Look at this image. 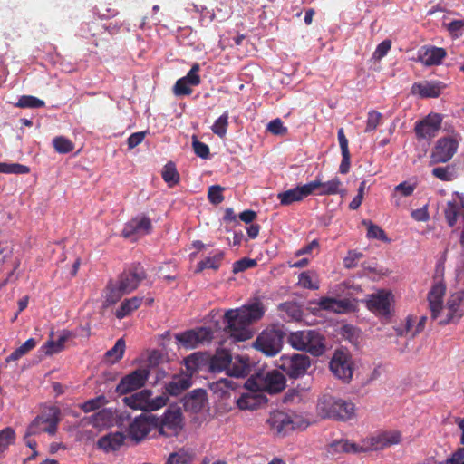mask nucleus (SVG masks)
I'll return each instance as SVG.
<instances>
[{
	"label": "nucleus",
	"instance_id": "42",
	"mask_svg": "<svg viewBox=\"0 0 464 464\" xmlns=\"http://www.w3.org/2000/svg\"><path fill=\"white\" fill-rule=\"evenodd\" d=\"M427 319L426 315H422L416 323L413 316H408L405 324L406 332L411 333V337H415L424 330Z\"/></svg>",
	"mask_w": 464,
	"mask_h": 464
},
{
	"label": "nucleus",
	"instance_id": "35",
	"mask_svg": "<svg viewBox=\"0 0 464 464\" xmlns=\"http://www.w3.org/2000/svg\"><path fill=\"white\" fill-rule=\"evenodd\" d=\"M129 294L124 289H121V285L116 281H110L106 286L105 304L107 305L115 304L121 297Z\"/></svg>",
	"mask_w": 464,
	"mask_h": 464
},
{
	"label": "nucleus",
	"instance_id": "19",
	"mask_svg": "<svg viewBox=\"0 0 464 464\" xmlns=\"http://www.w3.org/2000/svg\"><path fill=\"white\" fill-rule=\"evenodd\" d=\"M446 292V285L443 282L440 281L435 283L431 289L429 291L427 299L429 302V308L431 313V318L437 319L443 305V297Z\"/></svg>",
	"mask_w": 464,
	"mask_h": 464
},
{
	"label": "nucleus",
	"instance_id": "12",
	"mask_svg": "<svg viewBox=\"0 0 464 464\" xmlns=\"http://www.w3.org/2000/svg\"><path fill=\"white\" fill-rule=\"evenodd\" d=\"M458 147V141L451 137L439 139L431 151L430 163L439 164L448 162L456 153Z\"/></svg>",
	"mask_w": 464,
	"mask_h": 464
},
{
	"label": "nucleus",
	"instance_id": "32",
	"mask_svg": "<svg viewBox=\"0 0 464 464\" xmlns=\"http://www.w3.org/2000/svg\"><path fill=\"white\" fill-rule=\"evenodd\" d=\"M250 372V365L248 358L243 356H237L234 359L231 357V362L227 370V374L233 377H246Z\"/></svg>",
	"mask_w": 464,
	"mask_h": 464
},
{
	"label": "nucleus",
	"instance_id": "57",
	"mask_svg": "<svg viewBox=\"0 0 464 464\" xmlns=\"http://www.w3.org/2000/svg\"><path fill=\"white\" fill-rule=\"evenodd\" d=\"M362 253L356 250H349L347 256L343 258L345 268L351 269L357 266L358 261L362 257Z\"/></svg>",
	"mask_w": 464,
	"mask_h": 464
},
{
	"label": "nucleus",
	"instance_id": "59",
	"mask_svg": "<svg viewBox=\"0 0 464 464\" xmlns=\"http://www.w3.org/2000/svg\"><path fill=\"white\" fill-rule=\"evenodd\" d=\"M163 356L162 353L157 350H153L148 356L147 361L141 367H148L150 372L156 368L161 362Z\"/></svg>",
	"mask_w": 464,
	"mask_h": 464
},
{
	"label": "nucleus",
	"instance_id": "3",
	"mask_svg": "<svg viewBox=\"0 0 464 464\" xmlns=\"http://www.w3.org/2000/svg\"><path fill=\"white\" fill-rule=\"evenodd\" d=\"M287 341L294 349L309 353L314 356H320L325 351L324 338L315 330L290 333Z\"/></svg>",
	"mask_w": 464,
	"mask_h": 464
},
{
	"label": "nucleus",
	"instance_id": "56",
	"mask_svg": "<svg viewBox=\"0 0 464 464\" xmlns=\"http://www.w3.org/2000/svg\"><path fill=\"white\" fill-rule=\"evenodd\" d=\"M382 119V114L376 111H371L368 113L365 132H371L376 130Z\"/></svg>",
	"mask_w": 464,
	"mask_h": 464
},
{
	"label": "nucleus",
	"instance_id": "52",
	"mask_svg": "<svg viewBox=\"0 0 464 464\" xmlns=\"http://www.w3.org/2000/svg\"><path fill=\"white\" fill-rule=\"evenodd\" d=\"M200 71V64L198 63H195L188 72L182 77L187 82H188L192 86H198L201 82L200 76L198 74V72Z\"/></svg>",
	"mask_w": 464,
	"mask_h": 464
},
{
	"label": "nucleus",
	"instance_id": "8",
	"mask_svg": "<svg viewBox=\"0 0 464 464\" xmlns=\"http://www.w3.org/2000/svg\"><path fill=\"white\" fill-rule=\"evenodd\" d=\"M149 376L150 369L148 367H139L121 379L115 388V392L119 395H126L138 391L145 386Z\"/></svg>",
	"mask_w": 464,
	"mask_h": 464
},
{
	"label": "nucleus",
	"instance_id": "43",
	"mask_svg": "<svg viewBox=\"0 0 464 464\" xmlns=\"http://www.w3.org/2000/svg\"><path fill=\"white\" fill-rule=\"evenodd\" d=\"M161 175L169 188H172L179 182V174L173 162H169L164 166Z\"/></svg>",
	"mask_w": 464,
	"mask_h": 464
},
{
	"label": "nucleus",
	"instance_id": "51",
	"mask_svg": "<svg viewBox=\"0 0 464 464\" xmlns=\"http://www.w3.org/2000/svg\"><path fill=\"white\" fill-rule=\"evenodd\" d=\"M224 188L219 185H213L208 188V198L213 205H218L224 200L222 194Z\"/></svg>",
	"mask_w": 464,
	"mask_h": 464
},
{
	"label": "nucleus",
	"instance_id": "10",
	"mask_svg": "<svg viewBox=\"0 0 464 464\" xmlns=\"http://www.w3.org/2000/svg\"><path fill=\"white\" fill-rule=\"evenodd\" d=\"M442 117L438 113H430L423 120L415 123L414 131L419 140H430L441 128Z\"/></svg>",
	"mask_w": 464,
	"mask_h": 464
},
{
	"label": "nucleus",
	"instance_id": "22",
	"mask_svg": "<svg viewBox=\"0 0 464 464\" xmlns=\"http://www.w3.org/2000/svg\"><path fill=\"white\" fill-rule=\"evenodd\" d=\"M392 294L385 290L378 291L372 295L367 302L368 308L380 315H388L391 312Z\"/></svg>",
	"mask_w": 464,
	"mask_h": 464
},
{
	"label": "nucleus",
	"instance_id": "28",
	"mask_svg": "<svg viewBox=\"0 0 464 464\" xmlns=\"http://www.w3.org/2000/svg\"><path fill=\"white\" fill-rule=\"evenodd\" d=\"M401 440V434L398 430H388L372 437L371 445L374 450H382L392 445L399 444Z\"/></svg>",
	"mask_w": 464,
	"mask_h": 464
},
{
	"label": "nucleus",
	"instance_id": "44",
	"mask_svg": "<svg viewBox=\"0 0 464 464\" xmlns=\"http://www.w3.org/2000/svg\"><path fill=\"white\" fill-rule=\"evenodd\" d=\"M362 224L367 226V237L369 239H378L382 242H388L389 238L385 231L379 226L373 224L372 221L363 220Z\"/></svg>",
	"mask_w": 464,
	"mask_h": 464
},
{
	"label": "nucleus",
	"instance_id": "9",
	"mask_svg": "<svg viewBox=\"0 0 464 464\" xmlns=\"http://www.w3.org/2000/svg\"><path fill=\"white\" fill-rule=\"evenodd\" d=\"M353 365L351 355L343 350H336L329 363L333 374L345 383L350 382L353 378Z\"/></svg>",
	"mask_w": 464,
	"mask_h": 464
},
{
	"label": "nucleus",
	"instance_id": "16",
	"mask_svg": "<svg viewBox=\"0 0 464 464\" xmlns=\"http://www.w3.org/2000/svg\"><path fill=\"white\" fill-rule=\"evenodd\" d=\"M156 426H158V419L153 416L140 415L130 424L128 432L131 439L140 441L150 433L152 427Z\"/></svg>",
	"mask_w": 464,
	"mask_h": 464
},
{
	"label": "nucleus",
	"instance_id": "5",
	"mask_svg": "<svg viewBox=\"0 0 464 464\" xmlns=\"http://www.w3.org/2000/svg\"><path fill=\"white\" fill-rule=\"evenodd\" d=\"M285 333L276 327L266 328L256 337L254 347L266 356H275L283 347Z\"/></svg>",
	"mask_w": 464,
	"mask_h": 464
},
{
	"label": "nucleus",
	"instance_id": "21",
	"mask_svg": "<svg viewBox=\"0 0 464 464\" xmlns=\"http://www.w3.org/2000/svg\"><path fill=\"white\" fill-rule=\"evenodd\" d=\"M446 85L440 81H424L414 82L411 86V93L420 98H438Z\"/></svg>",
	"mask_w": 464,
	"mask_h": 464
},
{
	"label": "nucleus",
	"instance_id": "62",
	"mask_svg": "<svg viewBox=\"0 0 464 464\" xmlns=\"http://www.w3.org/2000/svg\"><path fill=\"white\" fill-rule=\"evenodd\" d=\"M104 401H105V399L103 396H99L94 399H91V400L85 401L84 403H82V405L81 406V409L84 412L93 411L99 409L103 404Z\"/></svg>",
	"mask_w": 464,
	"mask_h": 464
},
{
	"label": "nucleus",
	"instance_id": "60",
	"mask_svg": "<svg viewBox=\"0 0 464 464\" xmlns=\"http://www.w3.org/2000/svg\"><path fill=\"white\" fill-rule=\"evenodd\" d=\"M417 188V183H411L410 181H403L395 186V192H399L402 197H410L413 194Z\"/></svg>",
	"mask_w": 464,
	"mask_h": 464
},
{
	"label": "nucleus",
	"instance_id": "4",
	"mask_svg": "<svg viewBox=\"0 0 464 464\" xmlns=\"http://www.w3.org/2000/svg\"><path fill=\"white\" fill-rule=\"evenodd\" d=\"M245 386L251 391H265L277 393L285 389V378L278 371L259 372L246 380Z\"/></svg>",
	"mask_w": 464,
	"mask_h": 464
},
{
	"label": "nucleus",
	"instance_id": "7",
	"mask_svg": "<svg viewBox=\"0 0 464 464\" xmlns=\"http://www.w3.org/2000/svg\"><path fill=\"white\" fill-rule=\"evenodd\" d=\"M60 421V410L57 407L49 408L48 415L37 416L31 424L27 427L28 435H37L42 432H46L50 435H54L57 431V427Z\"/></svg>",
	"mask_w": 464,
	"mask_h": 464
},
{
	"label": "nucleus",
	"instance_id": "36",
	"mask_svg": "<svg viewBox=\"0 0 464 464\" xmlns=\"http://www.w3.org/2000/svg\"><path fill=\"white\" fill-rule=\"evenodd\" d=\"M143 301V297L134 296L129 299H125L121 306L116 310L115 315L118 319H122L133 311L137 310Z\"/></svg>",
	"mask_w": 464,
	"mask_h": 464
},
{
	"label": "nucleus",
	"instance_id": "31",
	"mask_svg": "<svg viewBox=\"0 0 464 464\" xmlns=\"http://www.w3.org/2000/svg\"><path fill=\"white\" fill-rule=\"evenodd\" d=\"M362 451H363L362 447L347 440H334L327 448V452L333 456L338 453H358Z\"/></svg>",
	"mask_w": 464,
	"mask_h": 464
},
{
	"label": "nucleus",
	"instance_id": "20",
	"mask_svg": "<svg viewBox=\"0 0 464 464\" xmlns=\"http://www.w3.org/2000/svg\"><path fill=\"white\" fill-rule=\"evenodd\" d=\"M446 56L447 52L444 48L425 45L419 50L417 60L425 66H433L441 64Z\"/></svg>",
	"mask_w": 464,
	"mask_h": 464
},
{
	"label": "nucleus",
	"instance_id": "15",
	"mask_svg": "<svg viewBox=\"0 0 464 464\" xmlns=\"http://www.w3.org/2000/svg\"><path fill=\"white\" fill-rule=\"evenodd\" d=\"M267 424L274 433L281 436H285L287 433L294 430L296 426L294 418L290 414L281 411L270 413L267 419Z\"/></svg>",
	"mask_w": 464,
	"mask_h": 464
},
{
	"label": "nucleus",
	"instance_id": "47",
	"mask_svg": "<svg viewBox=\"0 0 464 464\" xmlns=\"http://www.w3.org/2000/svg\"><path fill=\"white\" fill-rule=\"evenodd\" d=\"M30 168L20 163L0 162V173L5 174H27Z\"/></svg>",
	"mask_w": 464,
	"mask_h": 464
},
{
	"label": "nucleus",
	"instance_id": "13",
	"mask_svg": "<svg viewBox=\"0 0 464 464\" xmlns=\"http://www.w3.org/2000/svg\"><path fill=\"white\" fill-rule=\"evenodd\" d=\"M146 278V271L140 263L133 264L128 269L124 270L120 276L117 282L121 285V289L128 293L135 290L140 283Z\"/></svg>",
	"mask_w": 464,
	"mask_h": 464
},
{
	"label": "nucleus",
	"instance_id": "27",
	"mask_svg": "<svg viewBox=\"0 0 464 464\" xmlns=\"http://www.w3.org/2000/svg\"><path fill=\"white\" fill-rule=\"evenodd\" d=\"M152 392L150 390H141L137 392L130 396L123 398V402L126 406L133 410H141L148 411L150 410V397Z\"/></svg>",
	"mask_w": 464,
	"mask_h": 464
},
{
	"label": "nucleus",
	"instance_id": "25",
	"mask_svg": "<svg viewBox=\"0 0 464 464\" xmlns=\"http://www.w3.org/2000/svg\"><path fill=\"white\" fill-rule=\"evenodd\" d=\"M447 309L449 310L447 318L440 321V324H447L458 321L463 315V294L458 292L451 295L447 302Z\"/></svg>",
	"mask_w": 464,
	"mask_h": 464
},
{
	"label": "nucleus",
	"instance_id": "58",
	"mask_svg": "<svg viewBox=\"0 0 464 464\" xmlns=\"http://www.w3.org/2000/svg\"><path fill=\"white\" fill-rule=\"evenodd\" d=\"M192 147L198 157L201 159H208L209 157L210 151L208 146L197 140L196 137H193Z\"/></svg>",
	"mask_w": 464,
	"mask_h": 464
},
{
	"label": "nucleus",
	"instance_id": "14",
	"mask_svg": "<svg viewBox=\"0 0 464 464\" xmlns=\"http://www.w3.org/2000/svg\"><path fill=\"white\" fill-rule=\"evenodd\" d=\"M182 413L179 409L167 410L161 420L158 419L159 431L165 437L178 434L181 429Z\"/></svg>",
	"mask_w": 464,
	"mask_h": 464
},
{
	"label": "nucleus",
	"instance_id": "17",
	"mask_svg": "<svg viewBox=\"0 0 464 464\" xmlns=\"http://www.w3.org/2000/svg\"><path fill=\"white\" fill-rule=\"evenodd\" d=\"M152 230L151 220L145 215L137 216L127 222L121 231L125 238L150 234Z\"/></svg>",
	"mask_w": 464,
	"mask_h": 464
},
{
	"label": "nucleus",
	"instance_id": "18",
	"mask_svg": "<svg viewBox=\"0 0 464 464\" xmlns=\"http://www.w3.org/2000/svg\"><path fill=\"white\" fill-rule=\"evenodd\" d=\"M315 184H304L294 188L280 192L277 198L282 206H289L295 202L302 201L304 198L314 194Z\"/></svg>",
	"mask_w": 464,
	"mask_h": 464
},
{
	"label": "nucleus",
	"instance_id": "46",
	"mask_svg": "<svg viewBox=\"0 0 464 464\" xmlns=\"http://www.w3.org/2000/svg\"><path fill=\"white\" fill-rule=\"evenodd\" d=\"M228 111H225L218 117L211 127L213 133L220 138L225 137L228 127Z\"/></svg>",
	"mask_w": 464,
	"mask_h": 464
},
{
	"label": "nucleus",
	"instance_id": "1",
	"mask_svg": "<svg viewBox=\"0 0 464 464\" xmlns=\"http://www.w3.org/2000/svg\"><path fill=\"white\" fill-rule=\"evenodd\" d=\"M266 307L259 298L237 309L227 310L224 314L225 332L236 341H246L253 336L251 325L261 320Z\"/></svg>",
	"mask_w": 464,
	"mask_h": 464
},
{
	"label": "nucleus",
	"instance_id": "63",
	"mask_svg": "<svg viewBox=\"0 0 464 464\" xmlns=\"http://www.w3.org/2000/svg\"><path fill=\"white\" fill-rule=\"evenodd\" d=\"M256 265V260L245 257V258H242L234 263L233 272L234 273L243 272L248 268L254 267Z\"/></svg>",
	"mask_w": 464,
	"mask_h": 464
},
{
	"label": "nucleus",
	"instance_id": "34",
	"mask_svg": "<svg viewBox=\"0 0 464 464\" xmlns=\"http://www.w3.org/2000/svg\"><path fill=\"white\" fill-rule=\"evenodd\" d=\"M191 382L188 377L183 375H175L170 382L166 384V391L169 394L177 396L183 391L189 388Z\"/></svg>",
	"mask_w": 464,
	"mask_h": 464
},
{
	"label": "nucleus",
	"instance_id": "53",
	"mask_svg": "<svg viewBox=\"0 0 464 464\" xmlns=\"http://www.w3.org/2000/svg\"><path fill=\"white\" fill-rule=\"evenodd\" d=\"M299 285L307 289L316 290L319 288L318 281L313 279V276L310 271H305L300 274Z\"/></svg>",
	"mask_w": 464,
	"mask_h": 464
},
{
	"label": "nucleus",
	"instance_id": "6",
	"mask_svg": "<svg viewBox=\"0 0 464 464\" xmlns=\"http://www.w3.org/2000/svg\"><path fill=\"white\" fill-rule=\"evenodd\" d=\"M310 366V358L301 353L284 354L278 361V367L290 379H298L304 376Z\"/></svg>",
	"mask_w": 464,
	"mask_h": 464
},
{
	"label": "nucleus",
	"instance_id": "37",
	"mask_svg": "<svg viewBox=\"0 0 464 464\" xmlns=\"http://www.w3.org/2000/svg\"><path fill=\"white\" fill-rule=\"evenodd\" d=\"M71 334L69 332L63 333L57 341L49 340L44 345L42 346L43 352L46 355H53L54 353H58L64 349L65 342L70 338Z\"/></svg>",
	"mask_w": 464,
	"mask_h": 464
},
{
	"label": "nucleus",
	"instance_id": "11",
	"mask_svg": "<svg viewBox=\"0 0 464 464\" xmlns=\"http://www.w3.org/2000/svg\"><path fill=\"white\" fill-rule=\"evenodd\" d=\"M176 340L185 348H195L198 344L209 343L213 339V332L209 327H198L175 335Z\"/></svg>",
	"mask_w": 464,
	"mask_h": 464
},
{
	"label": "nucleus",
	"instance_id": "41",
	"mask_svg": "<svg viewBox=\"0 0 464 464\" xmlns=\"http://www.w3.org/2000/svg\"><path fill=\"white\" fill-rule=\"evenodd\" d=\"M279 310L286 314L290 320L299 321L303 316L302 307L295 302L280 304Z\"/></svg>",
	"mask_w": 464,
	"mask_h": 464
},
{
	"label": "nucleus",
	"instance_id": "29",
	"mask_svg": "<svg viewBox=\"0 0 464 464\" xmlns=\"http://www.w3.org/2000/svg\"><path fill=\"white\" fill-rule=\"evenodd\" d=\"M124 440L125 436L121 432L110 433L100 438L97 446L105 452L115 451L123 445Z\"/></svg>",
	"mask_w": 464,
	"mask_h": 464
},
{
	"label": "nucleus",
	"instance_id": "30",
	"mask_svg": "<svg viewBox=\"0 0 464 464\" xmlns=\"http://www.w3.org/2000/svg\"><path fill=\"white\" fill-rule=\"evenodd\" d=\"M225 253L222 250L216 249L212 255L206 256L198 263L195 272L201 273L205 269L218 270L224 260Z\"/></svg>",
	"mask_w": 464,
	"mask_h": 464
},
{
	"label": "nucleus",
	"instance_id": "26",
	"mask_svg": "<svg viewBox=\"0 0 464 464\" xmlns=\"http://www.w3.org/2000/svg\"><path fill=\"white\" fill-rule=\"evenodd\" d=\"M207 393L202 389L192 391L183 400L184 410L188 412H200L207 404Z\"/></svg>",
	"mask_w": 464,
	"mask_h": 464
},
{
	"label": "nucleus",
	"instance_id": "54",
	"mask_svg": "<svg viewBox=\"0 0 464 464\" xmlns=\"http://www.w3.org/2000/svg\"><path fill=\"white\" fill-rule=\"evenodd\" d=\"M432 175L443 181H450L454 177L453 170L450 166L434 168Z\"/></svg>",
	"mask_w": 464,
	"mask_h": 464
},
{
	"label": "nucleus",
	"instance_id": "64",
	"mask_svg": "<svg viewBox=\"0 0 464 464\" xmlns=\"http://www.w3.org/2000/svg\"><path fill=\"white\" fill-rule=\"evenodd\" d=\"M447 28L453 36L458 37L464 31V20H454L447 24Z\"/></svg>",
	"mask_w": 464,
	"mask_h": 464
},
{
	"label": "nucleus",
	"instance_id": "33",
	"mask_svg": "<svg viewBox=\"0 0 464 464\" xmlns=\"http://www.w3.org/2000/svg\"><path fill=\"white\" fill-rule=\"evenodd\" d=\"M231 354L225 350L218 352L210 360L209 369L212 372H220L228 370L231 362Z\"/></svg>",
	"mask_w": 464,
	"mask_h": 464
},
{
	"label": "nucleus",
	"instance_id": "48",
	"mask_svg": "<svg viewBox=\"0 0 464 464\" xmlns=\"http://www.w3.org/2000/svg\"><path fill=\"white\" fill-rule=\"evenodd\" d=\"M124 352L125 342L123 338H120L116 341L114 346L106 352L105 355L108 359L112 358V362H116L122 359Z\"/></svg>",
	"mask_w": 464,
	"mask_h": 464
},
{
	"label": "nucleus",
	"instance_id": "61",
	"mask_svg": "<svg viewBox=\"0 0 464 464\" xmlns=\"http://www.w3.org/2000/svg\"><path fill=\"white\" fill-rule=\"evenodd\" d=\"M266 129L275 135H285L287 132V128L284 126L283 121L279 118L271 121L267 124Z\"/></svg>",
	"mask_w": 464,
	"mask_h": 464
},
{
	"label": "nucleus",
	"instance_id": "24",
	"mask_svg": "<svg viewBox=\"0 0 464 464\" xmlns=\"http://www.w3.org/2000/svg\"><path fill=\"white\" fill-rule=\"evenodd\" d=\"M308 184H315L314 188V194L317 196H332V195H344L345 189L342 188V181L338 177H334L331 180L323 182L318 177L316 179L309 182Z\"/></svg>",
	"mask_w": 464,
	"mask_h": 464
},
{
	"label": "nucleus",
	"instance_id": "38",
	"mask_svg": "<svg viewBox=\"0 0 464 464\" xmlns=\"http://www.w3.org/2000/svg\"><path fill=\"white\" fill-rule=\"evenodd\" d=\"M263 402L261 397L246 393L242 394L237 401V407L240 410H256L258 409Z\"/></svg>",
	"mask_w": 464,
	"mask_h": 464
},
{
	"label": "nucleus",
	"instance_id": "23",
	"mask_svg": "<svg viewBox=\"0 0 464 464\" xmlns=\"http://www.w3.org/2000/svg\"><path fill=\"white\" fill-rule=\"evenodd\" d=\"M320 309L334 312L336 314H345L354 310V304L347 298L336 299L334 297H322L317 302Z\"/></svg>",
	"mask_w": 464,
	"mask_h": 464
},
{
	"label": "nucleus",
	"instance_id": "40",
	"mask_svg": "<svg viewBox=\"0 0 464 464\" xmlns=\"http://www.w3.org/2000/svg\"><path fill=\"white\" fill-rule=\"evenodd\" d=\"M37 344L34 338H29L21 346L16 348L9 356L6 357L5 362H11L19 360L30 351H32Z\"/></svg>",
	"mask_w": 464,
	"mask_h": 464
},
{
	"label": "nucleus",
	"instance_id": "49",
	"mask_svg": "<svg viewBox=\"0 0 464 464\" xmlns=\"http://www.w3.org/2000/svg\"><path fill=\"white\" fill-rule=\"evenodd\" d=\"M15 441V432L11 427L0 430V452L5 451Z\"/></svg>",
	"mask_w": 464,
	"mask_h": 464
},
{
	"label": "nucleus",
	"instance_id": "2",
	"mask_svg": "<svg viewBox=\"0 0 464 464\" xmlns=\"http://www.w3.org/2000/svg\"><path fill=\"white\" fill-rule=\"evenodd\" d=\"M316 409L324 419L347 421L355 417L354 403L330 394H324L318 399Z\"/></svg>",
	"mask_w": 464,
	"mask_h": 464
},
{
	"label": "nucleus",
	"instance_id": "50",
	"mask_svg": "<svg viewBox=\"0 0 464 464\" xmlns=\"http://www.w3.org/2000/svg\"><path fill=\"white\" fill-rule=\"evenodd\" d=\"M20 108H41L44 106V102L30 95L21 96L16 103Z\"/></svg>",
	"mask_w": 464,
	"mask_h": 464
},
{
	"label": "nucleus",
	"instance_id": "55",
	"mask_svg": "<svg viewBox=\"0 0 464 464\" xmlns=\"http://www.w3.org/2000/svg\"><path fill=\"white\" fill-rule=\"evenodd\" d=\"M190 84L187 82L183 78L179 79L173 86V92L176 96L190 95L192 89Z\"/></svg>",
	"mask_w": 464,
	"mask_h": 464
},
{
	"label": "nucleus",
	"instance_id": "45",
	"mask_svg": "<svg viewBox=\"0 0 464 464\" xmlns=\"http://www.w3.org/2000/svg\"><path fill=\"white\" fill-rule=\"evenodd\" d=\"M53 146L56 152L66 154L74 150L73 142L64 136H57L53 140Z\"/></svg>",
	"mask_w": 464,
	"mask_h": 464
},
{
	"label": "nucleus",
	"instance_id": "39",
	"mask_svg": "<svg viewBox=\"0 0 464 464\" xmlns=\"http://www.w3.org/2000/svg\"><path fill=\"white\" fill-rule=\"evenodd\" d=\"M194 458L191 450L180 449L169 456L166 464H191Z\"/></svg>",
	"mask_w": 464,
	"mask_h": 464
}]
</instances>
